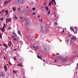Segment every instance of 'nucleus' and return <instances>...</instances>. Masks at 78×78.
<instances>
[{
    "mask_svg": "<svg viewBox=\"0 0 78 78\" xmlns=\"http://www.w3.org/2000/svg\"><path fill=\"white\" fill-rule=\"evenodd\" d=\"M23 0H16V2L17 4H22L23 3Z\"/></svg>",
    "mask_w": 78,
    "mask_h": 78,
    "instance_id": "obj_1",
    "label": "nucleus"
},
{
    "mask_svg": "<svg viewBox=\"0 0 78 78\" xmlns=\"http://www.w3.org/2000/svg\"><path fill=\"white\" fill-rule=\"evenodd\" d=\"M21 14L23 17L24 18L27 17L26 12L25 11H23L22 12Z\"/></svg>",
    "mask_w": 78,
    "mask_h": 78,
    "instance_id": "obj_2",
    "label": "nucleus"
},
{
    "mask_svg": "<svg viewBox=\"0 0 78 78\" xmlns=\"http://www.w3.org/2000/svg\"><path fill=\"white\" fill-rule=\"evenodd\" d=\"M26 20V23H25V25H29V19L28 18H26L25 19V21Z\"/></svg>",
    "mask_w": 78,
    "mask_h": 78,
    "instance_id": "obj_3",
    "label": "nucleus"
},
{
    "mask_svg": "<svg viewBox=\"0 0 78 78\" xmlns=\"http://www.w3.org/2000/svg\"><path fill=\"white\" fill-rule=\"evenodd\" d=\"M12 1V0H5L4 1L5 5H7L8 3H9L10 2H11Z\"/></svg>",
    "mask_w": 78,
    "mask_h": 78,
    "instance_id": "obj_4",
    "label": "nucleus"
},
{
    "mask_svg": "<svg viewBox=\"0 0 78 78\" xmlns=\"http://www.w3.org/2000/svg\"><path fill=\"white\" fill-rule=\"evenodd\" d=\"M1 76L2 77H4V74H3V71L1 72Z\"/></svg>",
    "mask_w": 78,
    "mask_h": 78,
    "instance_id": "obj_5",
    "label": "nucleus"
},
{
    "mask_svg": "<svg viewBox=\"0 0 78 78\" xmlns=\"http://www.w3.org/2000/svg\"><path fill=\"white\" fill-rule=\"evenodd\" d=\"M44 50H45V51H47L48 50V47L45 46L44 47Z\"/></svg>",
    "mask_w": 78,
    "mask_h": 78,
    "instance_id": "obj_6",
    "label": "nucleus"
},
{
    "mask_svg": "<svg viewBox=\"0 0 78 78\" xmlns=\"http://www.w3.org/2000/svg\"><path fill=\"white\" fill-rule=\"evenodd\" d=\"M71 39L72 40H74V41H76V38H75V37H71Z\"/></svg>",
    "mask_w": 78,
    "mask_h": 78,
    "instance_id": "obj_7",
    "label": "nucleus"
},
{
    "mask_svg": "<svg viewBox=\"0 0 78 78\" xmlns=\"http://www.w3.org/2000/svg\"><path fill=\"white\" fill-rule=\"evenodd\" d=\"M62 60L63 62H66L67 61V59L64 58H63Z\"/></svg>",
    "mask_w": 78,
    "mask_h": 78,
    "instance_id": "obj_8",
    "label": "nucleus"
},
{
    "mask_svg": "<svg viewBox=\"0 0 78 78\" xmlns=\"http://www.w3.org/2000/svg\"><path fill=\"white\" fill-rule=\"evenodd\" d=\"M27 13H30L32 11L31 10L28 9L27 10Z\"/></svg>",
    "mask_w": 78,
    "mask_h": 78,
    "instance_id": "obj_9",
    "label": "nucleus"
},
{
    "mask_svg": "<svg viewBox=\"0 0 78 78\" xmlns=\"http://www.w3.org/2000/svg\"><path fill=\"white\" fill-rule=\"evenodd\" d=\"M70 29L72 30L73 32H75V30H74V29L72 27H70Z\"/></svg>",
    "mask_w": 78,
    "mask_h": 78,
    "instance_id": "obj_10",
    "label": "nucleus"
},
{
    "mask_svg": "<svg viewBox=\"0 0 78 78\" xmlns=\"http://www.w3.org/2000/svg\"><path fill=\"white\" fill-rule=\"evenodd\" d=\"M20 9H21V8L19 7L17 9L18 11V12H21V10H20Z\"/></svg>",
    "mask_w": 78,
    "mask_h": 78,
    "instance_id": "obj_11",
    "label": "nucleus"
},
{
    "mask_svg": "<svg viewBox=\"0 0 78 78\" xmlns=\"http://www.w3.org/2000/svg\"><path fill=\"white\" fill-rule=\"evenodd\" d=\"M48 28V24H47L45 27V29H47Z\"/></svg>",
    "mask_w": 78,
    "mask_h": 78,
    "instance_id": "obj_12",
    "label": "nucleus"
},
{
    "mask_svg": "<svg viewBox=\"0 0 78 78\" xmlns=\"http://www.w3.org/2000/svg\"><path fill=\"white\" fill-rule=\"evenodd\" d=\"M14 17L15 18L16 20L18 19V17L16 16L15 15H14Z\"/></svg>",
    "mask_w": 78,
    "mask_h": 78,
    "instance_id": "obj_13",
    "label": "nucleus"
},
{
    "mask_svg": "<svg viewBox=\"0 0 78 78\" xmlns=\"http://www.w3.org/2000/svg\"><path fill=\"white\" fill-rule=\"evenodd\" d=\"M57 58H62V57L61 55H58L57 56Z\"/></svg>",
    "mask_w": 78,
    "mask_h": 78,
    "instance_id": "obj_14",
    "label": "nucleus"
},
{
    "mask_svg": "<svg viewBox=\"0 0 78 78\" xmlns=\"http://www.w3.org/2000/svg\"><path fill=\"white\" fill-rule=\"evenodd\" d=\"M35 50L37 51V46H36L35 48H34Z\"/></svg>",
    "mask_w": 78,
    "mask_h": 78,
    "instance_id": "obj_15",
    "label": "nucleus"
},
{
    "mask_svg": "<svg viewBox=\"0 0 78 78\" xmlns=\"http://www.w3.org/2000/svg\"><path fill=\"white\" fill-rule=\"evenodd\" d=\"M18 33L20 35L21 34V32L20 30H18Z\"/></svg>",
    "mask_w": 78,
    "mask_h": 78,
    "instance_id": "obj_16",
    "label": "nucleus"
},
{
    "mask_svg": "<svg viewBox=\"0 0 78 78\" xmlns=\"http://www.w3.org/2000/svg\"><path fill=\"white\" fill-rule=\"evenodd\" d=\"M11 21V19L10 18L8 20V22H10Z\"/></svg>",
    "mask_w": 78,
    "mask_h": 78,
    "instance_id": "obj_17",
    "label": "nucleus"
},
{
    "mask_svg": "<svg viewBox=\"0 0 78 78\" xmlns=\"http://www.w3.org/2000/svg\"><path fill=\"white\" fill-rule=\"evenodd\" d=\"M18 66H23V65H22V64L20 63V64H18Z\"/></svg>",
    "mask_w": 78,
    "mask_h": 78,
    "instance_id": "obj_18",
    "label": "nucleus"
},
{
    "mask_svg": "<svg viewBox=\"0 0 78 78\" xmlns=\"http://www.w3.org/2000/svg\"><path fill=\"white\" fill-rule=\"evenodd\" d=\"M5 25H6V24L5 23H4V26L3 27V30H5Z\"/></svg>",
    "mask_w": 78,
    "mask_h": 78,
    "instance_id": "obj_19",
    "label": "nucleus"
},
{
    "mask_svg": "<svg viewBox=\"0 0 78 78\" xmlns=\"http://www.w3.org/2000/svg\"><path fill=\"white\" fill-rule=\"evenodd\" d=\"M37 58H38L39 59H41V60H42V59L41 58V57H40V56L37 55Z\"/></svg>",
    "mask_w": 78,
    "mask_h": 78,
    "instance_id": "obj_20",
    "label": "nucleus"
},
{
    "mask_svg": "<svg viewBox=\"0 0 78 78\" xmlns=\"http://www.w3.org/2000/svg\"><path fill=\"white\" fill-rule=\"evenodd\" d=\"M4 68L5 70H7V68H6V66H4Z\"/></svg>",
    "mask_w": 78,
    "mask_h": 78,
    "instance_id": "obj_21",
    "label": "nucleus"
},
{
    "mask_svg": "<svg viewBox=\"0 0 78 78\" xmlns=\"http://www.w3.org/2000/svg\"><path fill=\"white\" fill-rule=\"evenodd\" d=\"M16 7H13V10L14 11H16Z\"/></svg>",
    "mask_w": 78,
    "mask_h": 78,
    "instance_id": "obj_22",
    "label": "nucleus"
},
{
    "mask_svg": "<svg viewBox=\"0 0 78 78\" xmlns=\"http://www.w3.org/2000/svg\"><path fill=\"white\" fill-rule=\"evenodd\" d=\"M41 32H44V29H41Z\"/></svg>",
    "mask_w": 78,
    "mask_h": 78,
    "instance_id": "obj_23",
    "label": "nucleus"
},
{
    "mask_svg": "<svg viewBox=\"0 0 78 78\" xmlns=\"http://www.w3.org/2000/svg\"><path fill=\"white\" fill-rule=\"evenodd\" d=\"M4 19V18L3 17H2L1 18H0V20H3Z\"/></svg>",
    "mask_w": 78,
    "mask_h": 78,
    "instance_id": "obj_24",
    "label": "nucleus"
},
{
    "mask_svg": "<svg viewBox=\"0 0 78 78\" xmlns=\"http://www.w3.org/2000/svg\"><path fill=\"white\" fill-rule=\"evenodd\" d=\"M3 45H4V46H5V47H6V48H8V46H7V45L5 44H3Z\"/></svg>",
    "mask_w": 78,
    "mask_h": 78,
    "instance_id": "obj_25",
    "label": "nucleus"
},
{
    "mask_svg": "<svg viewBox=\"0 0 78 78\" xmlns=\"http://www.w3.org/2000/svg\"><path fill=\"white\" fill-rule=\"evenodd\" d=\"M57 25H58V23H57L55 22L54 23V25H55V26H56Z\"/></svg>",
    "mask_w": 78,
    "mask_h": 78,
    "instance_id": "obj_26",
    "label": "nucleus"
},
{
    "mask_svg": "<svg viewBox=\"0 0 78 78\" xmlns=\"http://www.w3.org/2000/svg\"><path fill=\"white\" fill-rule=\"evenodd\" d=\"M13 72L14 73H17V72L16 71H13Z\"/></svg>",
    "mask_w": 78,
    "mask_h": 78,
    "instance_id": "obj_27",
    "label": "nucleus"
},
{
    "mask_svg": "<svg viewBox=\"0 0 78 78\" xmlns=\"http://www.w3.org/2000/svg\"><path fill=\"white\" fill-rule=\"evenodd\" d=\"M8 22V18L6 19V20L5 21V23H7Z\"/></svg>",
    "mask_w": 78,
    "mask_h": 78,
    "instance_id": "obj_28",
    "label": "nucleus"
},
{
    "mask_svg": "<svg viewBox=\"0 0 78 78\" xmlns=\"http://www.w3.org/2000/svg\"><path fill=\"white\" fill-rule=\"evenodd\" d=\"M32 9L34 11H35V9H36V8L34 7V8H32Z\"/></svg>",
    "mask_w": 78,
    "mask_h": 78,
    "instance_id": "obj_29",
    "label": "nucleus"
},
{
    "mask_svg": "<svg viewBox=\"0 0 78 78\" xmlns=\"http://www.w3.org/2000/svg\"><path fill=\"white\" fill-rule=\"evenodd\" d=\"M76 33H77V31H75V30H74V34H76Z\"/></svg>",
    "mask_w": 78,
    "mask_h": 78,
    "instance_id": "obj_30",
    "label": "nucleus"
},
{
    "mask_svg": "<svg viewBox=\"0 0 78 78\" xmlns=\"http://www.w3.org/2000/svg\"><path fill=\"white\" fill-rule=\"evenodd\" d=\"M13 39L15 41H17V40L16 39V38H13Z\"/></svg>",
    "mask_w": 78,
    "mask_h": 78,
    "instance_id": "obj_31",
    "label": "nucleus"
},
{
    "mask_svg": "<svg viewBox=\"0 0 78 78\" xmlns=\"http://www.w3.org/2000/svg\"><path fill=\"white\" fill-rule=\"evenodd\" d=\"M50 14V11H49V12L48 13V15Z\"/></svg>",
    "mask_w": 78,
    "mask_h": 78,
    "instance_id": "obj_32",
    "label": "nucleus"
},
{
    "mask_svg": "<svg viewBox=\"0 0 78 78\" xmlns=\"http://www.w3.org/2000/svg\"><path fill=\"white\" fill-rule=\"evenodd\" d=\"M9 44H10L11 45H12V43H11V41H9Z\"/></svg>",
    "mask_w": 78,
    "mask_h": 78,
    "instance_id": "obj_33",
    "label": "nucleus"
},
{
    "mask_svg": "<svg viewBox=\"0 0 78 78\" xmlns=\"http://www.w3.org/2000/svg\"><path fill=\"white\" fill-rule=\"evenodd\" d=\"M5 12L8 13V10H5Z\"/></svg>",
    "mask_w": 78,
    "mask_h": 78,
    "instance_id": "obj_34",
    "label": "nucleus"
},
{
    "mask_svg": "<svg viewBox=\"0 0 78 78\" xmlns=\"http://www.w3.org/2000/svg\"><path fill=\"white\" fill-rule=\"evenodd\" d=\"M43 27H43V25H41V29H43Z\"/></svg>",
    "mask_w": 78,
    "mask_h": 78,
    "instance_id": "obj_35",
    "label": "nucleus"
},
{
    "mask_svg": "<svg viewBox=\"0 0 78 78\" xmlns=\"http://www.w3.org/2000/svg\"><path fill=\"white\" fill-rule=\"evenodd\" d=\"M75 30H78V28H77V27H75Z\"/></svg>",
    "mask_w": 78,
    "mask_h": 78,
    "instance_id": "obj_36",
    "label": "nucleus"
},
{
    "mask_svg": "<svg viewBox=\"0 0 78 78\" xmlns=\"http://www.w3.org/2000/svg\"><path fill=\"white\" fill-rule=\"evenodd\" d=\"M51 2H49V6H51Z\"/></svg>",
    "mask_w": 78,
    "mask_h": 78,
    "instance_id": "obj_37",
    "label": "nucleus"
},
{
    "mask_svg": "<svg viewBox=\"0 0 78 78\" xmlns=\"http://www.w3.org/2000/svg\"><path fill=\"white\" fill-rule=\"evenodd\" d=\"M5 11V9L2 10V13H3V12H4V11Z\"/></svg>",
    "mask_w": 78,
    "mask_h": 78,
    "instance_id": "obj_38",
    "label": "nucleus"
},
{
    "mask_svg": "<svg viewBox=\"0 0 78 78\" xmlns=\"http://www.w3.org/2000/svg\"><path fill=\"white\" fill-rule=\"evenodd\" d=\"M13 34L14 35V36H16V34L14 32L13 33Z\"/></svg>",
    "mask_w": 78,
    "mask_h": 78,
    "instance_id": "obj_39",
    "label": "nucleus"
},
{
    "mask_svg": "<svg viewBox=\"0 0 78 78\" xmlns=\"http://www.w3.org/2000/svg\"><path fill=\"white\" fill-rule=\"evenodd\" d=\"M64 31V30H63L61 32L62 33H63Z\"/></svg>",
    "mask_w": 78,
    "mask_h": 78,
    "instance_id": "obj_40",
    "label": "nucleus"
},
{
    "mask_svg": "<svg viewBox=\"0 0 78 78\" xmlns=\"http://www.w3.org/2000/svg\"><path fill=\"white\" fill-rule=\"evenodd\" d=\"M35 14L36 13H35V12H34L33 13H32V14H33V15H35Z\"/></svg>",
    "mask_w": 78,
    "mask_h": 78,
    "instance_id": "obj_41",
    "label": "nucleus"
},
{
    "mask_svg": "<svg viewBox=\"0 0 78 78\" xmlns=\"http://www.w3.org/2000/svg\"><path fill=\"white\" fill-rule=\"evenodd\" d=\"M48 9V7H45V9Z\"/></svg>",
    "mask_w": 78,
    "mask_h": 78,
    "instance_id": "obj_42",
    "label": "nucleus"
},
{
    "mask_svg": "<svg viewBox=\"0 0 78 78\" xmlns=\"http://www.w3.org/2000/svg\"><path fill=\"white\" fill-rule=\"evenodd\" d=\"M20 18L21 19H23V17H22V16H20Z\"/></svg>",
    "mask_w": 78,
    "mask_h": 78,
    "instance_id": "obj_43",
    "label": "nucleus"
},
{
    "mask_svg": "<svg viewBox=\"0 0 78 78\" xmlns=\"http://www.w3.org/2000/svg\"><path fill=\"white\" fill-rule=\"evenodd\" d=\"M14 37H15L16 38L17 37V36L15 35Z\"/></svg>",
    "mask_w": 78,
    "mask_h": 78,
    "instance_id": "obj_44",
    "label": "nucleus"
},
{
    "mask_svg": "<svg viewBox=\"0 0 78 78\" xmlns=\"http://www.w3.org/2000/svg\"><path fill=\"white\" fill-rule=\"evenodd\" d=\"M57 62V60L55 59V60L54 62Z\"/></svg>",
    "mask_w": 78,
    "mask_h": 78,
    "instance_id": "obj_45",
    "label": "nucleus"
},
{
    "mask_svg": "<svg viewBox=\"0 0 78 78\" xmlns=\"http://www.w3.org/2000/svg\"><path fill=\"white\" fill-rule=\"evenodd\" d=\"M69 41H70V40H69V39H68L67 40V42H69Z\"/></svg>",
    "mask_w": 78,
    "mask_h": 78,
    "instance_id": "obj_46",
    "label": "nucleus"
},
{
    "mask_svg": "<svg viewBox=\"0 0 78 78\" xmlns=\"http://www.w3.org/2000/svg\"><path fill=\"white\" fill-rule=\"evenodd\" d=\"M37 17H38V18H40V16L39 15H38L37 16Z\"/></svg>",
    "mask_w": 78,
    "mask_h": 78,
    "instance_id": "obj_47",
    "label": "nucleus"
},
{
    "mask_svg": "<svg viewBox=\"0 0 78 78\" xmlns=\"http://www.w3.org/2000/svg\"><path fill=\"white\" fill-rule=\"evenodd\" d=\"M13 60H16V58L15 57L14 58Z\"/></svg>",
    "mask_w": 78,
    "mask_h": 78,
    "instance_id": "obj_48",
    "label": "nucleus"
},
{
    "mask_svg": "<svg viewBox=\"0 0 78 78\" xmlns=\"http://www.w3.org/2000/svg\"><path fill=\"white\" fill-rule=\"evenodd\" d=\"M54 3H55V5L56 4V2H55V1H54Z\"/></svg>",
    "mask_w": 78,
    "mask_h": 78,
    "instance_id": "obj_49",
    "label": "nucleus"
},
{
    "mask_svg": "<svg viewBox=\"0 0 78 78\" xmlns=\"http://www.w3.org/2000/svg\"><path fill=\"white\" fill-rule=\"evenodd\" d=\"M9 63L10 65H11V63L10 62H9Z\"/></svg>",
    "mask_w": 78,
    "mask_h": 78,
    "instance_id": "obj_50",
    "label": "nucleus"
},
{
    "mask_svg": "<svg viewBox=\"0 0 78 78\" xmlns=\"http://www.w3.org/2000/svg\"><path fill=\"white\" fill-rule=\"evenodd\" d=\"M0 38H2V35L0 34Z\"/></svg>",
    "mask_w": 78,
    "mask_h": 78,
    "instance_id": "obj_51",
    "label": "nucleus"
},
{
    "mask_svg": "<svg viewBox=\"0 0 78 78\" xmlns=\"http://www.w3.org/2000/svg\"><path fill=\"white\" fill-rule=\"evenodd\" d=\"M54 1H55V0H52V1L51 2H54Z\"/></svg>",
    "mask_w": 78,
    "mask_h": 78,
    "instance_id": "obj_52",
    "label": "nucleus"
},
{
    "mask_svg": "<svg viewBox=\"0 0 78 78\" xmlns=\"http://www.w3.org/2000/svg\"><path fill=\"white\" fill-rule=\"evenodd\" d=\"M9 29H11V27H8V30H9Z\"/></svg>",
    "mask_w": 78,
    "mask_h": 78,
    "instance_id": "obj_53",
    "label": "nucleus"
},
{
    "mask_svg": "<svg viewBox=\"0 0 78 78\" xmlns=\"http://www.w3.org/2000/svg\"><path fill=\"white\" fill-rule=\"evenodd\" d=\"M26 8H27V9H28V8H29L28 6H26Z\"/></svg>",
    "mask_w": 78,
    "mask_h": 78,
    "instance_id": "obj_54",
    "label": "nucleus"
},
{
    "mask_svg": "<svg viewBox=\"0 0 78 78\" xmlns=\"http://www.w3.org/2000/svg\"><path fill=\"white\" fill-rule=\"evenodd\" d=\"M4 59H6V57H4Z\"/></svg>",
    "mask_w": 78,
    "mask_h": 78,
    "instance_id": "obj_55",
    "label": "nucleus"
},
{
    "mask_svg": "<svg viewBox=\"0 0 78 78\" xmlns=\"http://www.w3.org/2000/svg\"><path fill=\"white\" fill-rule=\"evenodd\" d=\"M43 22V21H42V19H41V22Z\"/></svg>",
    "mask_w": 78,
    "mask_h": 78,
    "instance_id": "obj_56",
    "label": "nucleus"
},
{
    "mask_svg": "<svg viewBox=\"0 0 78 78\" xmlns=\"http://www.w3.org/2000/svg\"><path fill=\"white\" fill-rule=\"evenodd\" d=\"M6 15H8V13H5V16H6Z\"/></svg>",
    "mask_w": 78,
    "mask_h": 78,
    "instance_id": "obj_57",
    "label": "nucleus"
},
{
    "mask_svg": "<svg viewBox=\"0 0 78 78\" xmlns=\"http://www.w3.org/2000/svg\"><path fill=\"white\" fill-rule=\"evenodd\" d=\"M45 8V7L44 6H43L42 7V8Z\"/></svg>",
    "mask_w": 78,
    "mask_h": 78,
    "instance_id": "obj_58",
    "label": "nucleus"
},
{
    "mask_svg": "<svg viewBox=\"0 0 78 78\" xmlns=\"http://www.w3.org/2000/svg\"><path fill=\"white\" fill-rule=\"evenodd\" d=\"M8 45H9V47H10V46H11V45H10V44H9H9H8Z\"/></svg>",
    "mask_w": 78,
    "mask_h": 78,
    "instance_id": "obj_59",
    "label": "nucleus"
},
{
    "mask_svg": "<svg viewBox=\"0 0 78 78\" xmlns=\"http://www.w3.org/2000/svg\"><path fill=\"white\" fill-rule=\"evenodd\" d=\"M48 9H48H48H46V11H48Z\"/></svg>",
    "mask_w": 78,
    "mask_h": 78,
    "instance_id": "obj_60",
    "label": "nucleus"
},
{
    "mask_svg": "<svg viewBox=\"0 0 78 78\" xmlns=\"http://www.w3.org/2000/svg\"><path fill=\"white\" fill-rule=\"evenodd\" d=\"M14 51H16V50H17V49H14Z\"/></svg>",
    "mask_w": 78,
    "mask_h": 78,
    "instance_id": "obj_61",
    "label": "nucleus"
},
{
    "mask_svg": "<svg viewBox=\"0 0 78 78\" xmlns=\"http://www.w3.org/2000/svg\"><path fill=\"white\" fill-rule=\"evenodd\" d=\"M15 36H14H14H12V37H14Z\"/></svg>",
    "mask_w": 78,
    "mask_h": 78,
    "instance_id": "obj_62",
    "label": "nucleus"
},
{
    "mask_svg": "<svg viewBox=\"0 0 78 78\" xmlns=\"http://www.w3.org/2000/svg\"><path fill=\"white\" fill-rule=\"evenodd\" d=\"M66 58H68V56H66Z\"/></svg>",
    "mask_w": 78,
    "mask_h": 78,
    "instance_id": "obj_63",
    "label": "nucleus"
},
{
    "mask_svg": "<svg viewBox=\"0 0 78 78\" xmlns=\"http://www.w3.org/2000/svg\"><path fill=\"white\" fill-rule=\"evenodd\" d=\"M52 5H53V3L51 2Z\"/></svg>",
    "mask_w": 78,
    "mask_h": 78,
    "instance_id": "obj_64",
    "label": "nucleus"
}]
</instances>
